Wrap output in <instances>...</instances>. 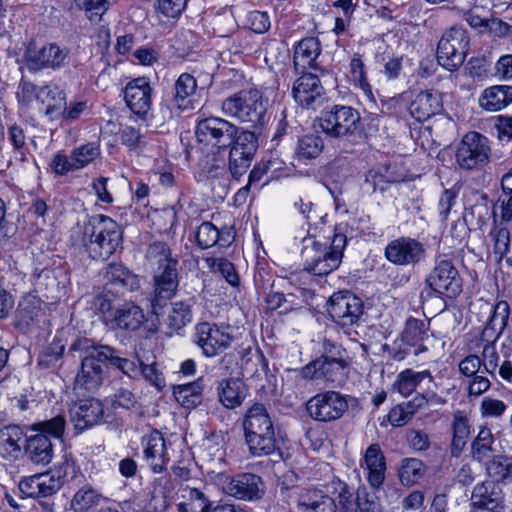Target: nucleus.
<instances>
[{"mask_svg":"<svg viewBox=\"0 0 512 512\" xmlns=\"http://www.w3.org/2000/svg\"><path fill=\"white\" fill-rule=\"evenodd\" d=\"M242 129L220 117H208L200 120L196 126V137L205 146L226 153L238 139Z\"/></svg>","mask_w":512,"mask_h":512,"instance_id":"8","label":"nucleus"},{"mask_svg":"<svg viewBox=\"0 0 512 512\" xmlns=\"http://www.w3.org/2000/svg\"><path fill=\"white\" fill-rule=\"evenodd\" d=\"M145 320L143 309L135 302L129 301L115 308L112 317L107 319V324L120 330L134 332L143 325Z\"/></svg>","mask_w":512,"mask_h":512,"instance_id":"28","label":"nucleus"},{"mask_svg":"<svg viewBox=\"0 0 512 512\" xmlns=\"http://www.w3.org/2000/svg\"><path fill=\"white\" fill-rule=\"evenodd\" d=\"M350 73L354 83L361 88L366 95H372L371 86L367 80L364 64L358 55H355L350 62Z\"/></svg>","mask_w":512,"mask_h":512,"instance_id":"63","label":"nucleus"},{"mask_svg":"<svg viewBox=\"0 0 512 512\" xmlns=\"http://www.w3.org/2000/svg\"><path fill=\"white\" fill-rule=\"evenodd\" d=\"M195 239L201 249H208L217 243H220L221 246H226L231 241V235L229 232L220 231L211 222H203L197 228Z\"/></svg>","mask_w":512,"mask_h":512,"instance_id":"45","label":"nucleus"},{"mask_svg":"<svg viewBox=\"0 0 512 512\" xmlns=\"http://www.w3.org/2000/svg\"><path fill=\"white\" fill-rule=\"evenodd\" d=\"M222 490L237 499H258L264 493L262 479L252 473L238 474L235 477H225L222 481Z\"/></svg>","mask_w":512,"mask_h":512,"instance_id":"21","label":"nucleus"},{"mask_svg":"<svg viewBox=\"0 0 512 512\" xmlns=\"http://www.w3.org/2000/svg\"><path fill=\"white\" fill-rule=\"evenodd\" d=\"M489 139L476 131L466 133L457 145L455 159L458 166L467 171L484 168L490 160Z\"/></svg>","mask_w":512,"mask_h":512,"instance_id":"9","label":"nucleus"},{"mask_svg":"<svg viewBox=\"0 0 512 512\" xmlns=\"http://www.w3.org/2000/svg\"><path fill=\"white\" fill-rule=\"evenodd\" d=\"M143 453L146 462L154 473H161L169 462L166 442L161 432L154 430L143 437Z\"/></svg>","mask_w":512,"mask_h":512,"instance_id":"26","label":"nucleus"},{"mask_svg":"<svg viewBox=\"0 0 512 512\" xmlns=\"http://www.w3.org/2000/svg\"><path fill=\"white\" fill-rule=\"evenodd\" d=\"M66 426V420L63 415H57L49 420L39 421L32 424L31 429L37 433H43L49 438L59 439L62 437Z\"/></svg>","mask_w":512,"mask_h":512,"instance_id":"56","label":"nucleus"},{"mask_svg":"<svg viewBox=\"0 0 512 512\" xmlns=\"http://www.w3.org/2000/svg\"><path fill=\"white\" fill-rule=\"evenodd\" d=\"M424 380H427L429 383L433 381L429 370L414 371L412 369H405L397 375L392 384V390L398 392L403 397H407L411 395Z\"/></svg>","mask_w":512,"mask_h":512,"instance_id":"42","label":"nucleus"},{"mask_svg":"<svg viewBox=\"0 0 512 512\" xmlns=\"http://www.w3.org/2000/svg\"><path fill=\"white\" fill-rule=\"evenodd\" d=\"M494 436L488 427H481L475 439L471 443V456L478 462L489 460L495 449L493 447Z\"/></svg>","mask_w":512,"mask_h":512,"instance_id":"49","label":"nucleus"},{"mask_svg":"<svg viewBox=\"0 0 512 512\" xmlns=\"http://www.w3.org/2000/svg\"><path fill=\"white\" fill-rule=\"evenodd\" d=\"M145 266L149 271L170 266H178V259L173 257L166 242L155 241L149 244L145 251Z\"/></svg>","mask_w":512,"mask_h":512,"instance_id":"36","label":"nucleus"},{"mask_svg":"<svg viewBox=\"0 0 512 512\" xmlns=\"http://www.w3.org/2000/svg\"><path fill=\"white\" fill-rule=\"evenodd\" d=\"M224 115L250 128H261L266 122V102L258 89H245L227 97L222 101Z\"/></svg>","mask_w":512,"mask_h":512,"instance_id":"5","label":"nucleus"},{"mask_svg":"<svg viewBox=\"0 0 512 512\" xmlns=\"http://www.w3.org/2000/svg\"><path fill=\"white\" fill-rule=\"evenodd\" d=\"M26 454L35 464L46 465L53 458V445L50 438L43 434L37 433L30 436L26 440Z\"/></svg>","mask_w":512,"mask_h":512,"instance_id":"38","label":"nucleus"},{"mask_svg":"<svg viewBox=\"0 0 512 512\" xmlns=\"http://www.w3.org/2000/svg\"><path fill=\"white\" fill-rule=\"evenodd\" d=\"M105 500L104 496L91 486H83L72 498L71 508L74 512H89Z\"/></svg>","mask_w":512,"mask_h":512,"instance_id":"50","label":"nucleus"},{"mask_svg":"<svg viewBox=\"0 0 512 512\" xmlns=\"http://www.w3.org/2000/svg\"><path fill=\"white\" fill-rule=\"evenodd\" d=\"M45 313L42 301L33 294H26L18 304L16 319L17 325L27 328L33 324L40 323Z\"/></svg>","mask_w":512,"mask_h":512,"instance_id":"32","label":"nucleus"},{"mask_svg":"<svg viewBox=\"0 0 512 512\" xmlns=\"http://www.w3.org/2000/svg\"><path fill=\"white\" fill-rule=\"evenodd\" d=\"M403 340L410 345H418L428 338V333L424 321L409 318L402 334Z\"/></svg>","mask_w":512,"mask_h":512,"instance_id":"58","label":"nucleus"},{"mask_svg":"<svg viewBox=\"0 0 512 512\" xmlns=\"http://www.w3.org/2000/svg\"><path fill=\"white\" fill-rule=\"evenodd\" d=\"M228 326H218L210 322L198 323L195 327V341L207 357L223 352L231 343Z\"/></svg>","mask_w":512,"mask_h":512,"instance_id":"18","label":"nucleus"},{"mask_svg":"<svg viewBox=\"0 0 512 512\" xmlns=\"http://www.w3.org/2000/svg\"><path fill=\"white\" fill-rule=\"evenodd\" d=\"M469 38L465 29L453 27L440 39L437 47V59L440 65L453 71L460 67L466 57Z\"/></svg>","mask_w":512,"mask_h":512,"instance_id":"11","label":"nucleus"},{"mask_svg":"<svg viewBox=\"0 0 512 512\" xmlns=\"http://www.w3.org/2000/svg\"><path fill=\"white\" fill-rule=\"evenodd\" d=\"M206 262L214 272L220 273L231 286L237 287L239 285V275L229 260L225 258H207Z\"/></svg>","mask_w":512,"mask_h":512,"instance_id":"57","label":"nucleus"},{"mask_svg":"<svg viewBox=\"0 0 512 512\" xmlns=\"http://www.w3.org/2000/svg\"><path fill=\"white\" fill-rule=\"evenodd\" d=\"M23 430L17 425L4 427L0 431V456L7 460H15L21 453Z\"/></svg>","mask_w":512,"mask_h":512,"instance_id":"41","label":"nucleus"},{"mask_svg":"<svg viewBox=\"0 0 512 512\" xmlns=\"http://www.w3.org/2000/svg\"><path fill=\"white\" fill-rule=\"evenodd\" d=\"M88 113L89 106L86 101H72L69 104L65 103V106L61 108L59 119L61 118L67 123H72Z\"/></svg>","mask_w":512,"mask_h":512,"instance_id":"64","label":"nucleus"},{"mask_svg":"<svg viewBox=\"0 0 512 512\" xmlns=\"http://www.w3.org/2000/svg\"><path fill=\"white\" fill-rule=\"evenodd\" d=\"M25 61L30 71L42 69H58L64 65L68 57V50L56 44H48L41 48L29 46L25 52Z\"/></svg>","mask_w":512,"mask_h":512,"instance_id":"20","label":"nucleus"},{"mask_svg":"<svg viewBox=\"0 0 512 512\" xmlns=\"http://www.w3.org/2000/svg\"><path fill=\"white\" fill-rule=\"evenodd\" d=\"M361 466L367 471V481L373 489H379L385 480V456L377 443L371 444L365 451Z\"/></svg>","mask_w":512,"mask_h":512,"instance_id":"29","label":"nucleus"},{"mask_svg":"<svg viewBox=\"0 0 512 512\" xmlns=\"http://www.w3.org/2000/svg\"><path fill=\"white\" fill-rule=\"evenodd\" d=\"M322 45L316 37H306L294 46L293 63L297 72L317 69V59L321 55Z\"/></svg>","mask_w":512,"mask_h":512,"instance_id":"31","label":"nucleus"},{"mask_svg":"<svg viewBox=\"0 0 512 512\" xmlns=\"http://www.w3.org/2000/svg\"><path fill=\"white\" fill-rule=\"evenodd\" d=\"M178 266L167 265L152 273L151 308L156 315L176 293L179 286Z\"/></svg>","mask_w":512,"mask_h":512,"instance_id":"16","label":"nucleus"},{"mask_svg":"<svg viewBox=\"0 0 512 512\" xmlns=\"http://www.w3.org/2000/svg\"><path fill=\"white\" fill-rule=\"evenodd\" d=\"M106 288L112 291L133 292L140 288L139 276L120 263H111L105 268Z\"/></svg>","mask_w":512,"mask_h":512,"instance_id":"30","label":"nucleus"},{"mask_svg":"<svg viewBox=\"0 0 512 512\" xmlns=\"http://www.w3.org/2000/svg\"><path fill=\"white\" fill-rule=\"evenodd\" d=\"M300 512H336L334 499L319 490H307L298 501Z\"/></svg>","mask_w":512,"mask_h":512,"instance_id":"39","label":"nucleus"},{"mask_svg":"<svg viewBox=\"0 0 512 512\" xmlns=\"http://www.w3.org/2000/svg\"><path fill=\"white\" fill-rule=\"evenodd\" d=\"M425 472L426 467L420 459L405 458L398 469V477L404 486H413L420 482Z\"/></svg>","mask_w":512,"mask_h":512,"instance_id":"52","label":"nucleus"},{"mask_svg":"<svg viewBox=\"0 0 512 512\" xmlns=\"http://www.w3.org/2000/svg\"><path fill=\"white\" fill-rule=\"evenodd\" d=\"M70 421L79 432L101 423L104 416L102 403L95 398L81 399L70 409Z\"/></svg>","mask_w":512,"mask_h":512,"instance_id":"23","label":"nucleus"},{"mask_svg":"<svg viewBox=\"0 0 512 512\" xmlns=\"http://www.w3.org/2000/svg\"><path fill=\"white\" fill-rule=\"evenodd\" d=\"M115 298L116 294L110 288L104 287L103 292L93 300L94 310L104 316L106 323L107 319L111 318L115 311Z\"/></svg>","mask_w":512,"mask_h":512,"instance_id":"60","label":"nucleus"},{"mask_svg":"<svg viewBox=\"0 0 512 512\" xmlns=\"http://www.w3.org/2000/svg\"><path fill=\"white\" fill-rule=\"evenodd\" d=\"M197 89L195 77L189 73H182L175 82L173 101L179 107H186V101L194 95Z\"/></svg>","mask_w":512,"mask_h":512,"instance_id":"54","label":"nucleus"},{"mask_svg":"<svg viewBox=\"0 0 512 512\" xmlns=\"http://www.w3.org/2000/svg\"><path fill=\"white\" fill-rule=\"evenodd\" d=\"M182 500L177 504L178 512H209L212 501L202 491L188 486L180 490Z\"/></svg>","mask_w":512,"mask_h":512,"instance_id":"40","label":"nucleus"},{"mask_svg":"<svg viewBox=\"0 0 512 512\" xmlns=\"http://www.w3.org/2000/svg\"><path fill=\"white\" fill-rule=\"evenodd\" d=\"M38 102L46 116L51 120L59 119L61 108L65 106V93L55 85L42 86L38 92Z\"/></svg>","mask_w":512,"mask_h":512,"instance_id":"35","label":"nucleus"},{"mask_svg":"<svg viewBox=\"0 0 512 512\" xmlns=\"http://www.w3.org/2000/svg\"><path fill=\"white\" fill-rule=\"evenodd\" d=\"M363 310L362 300L347 291L334 293L328 306L329 315L342 327L356 324L362 317Z\"/></svg>","mask_w":512,"mask_h":512,"instance_id":"17","label":"nucleus"},{"mask_svg":"<svg viewBox=\"0 0 512 512\" xmlns=\"http://www.w3.org/2000/svg\"><path fill=\"white\" fill-rule=\"evenodd\" d=\"M319 122L322 131L330 137L347 139L360 134V115L350 106L335 105L324 110Z\"/></svg>","mask_w":512,"mask_h":512,"instance_id":"10","label":"nucleus"},{"mask_svg":"<svg viewBox=\"0 0 512 512\" xmlns=\"http://www.w3.org/2000/svg\"><path fill=\"white\" fill-rule=\"evenodd\" d=\"M356 403L353 396L327 390L311 397L306 403V411L315 421L331 422L340 419Z\"/></svg>","mask_w":512,"mask_h":512,"instance_id":"7","label":"nucleus"},{"mask_svg":"<svg viewBox=\"0 0 512 512\" xmlns=\"http://www.w3.org/2000/svg\"><path fill=\"white\" fill-rule=\"evenodd\" d=\"M204 387V379L199 377L194 382L175 386L173 394L181 406L186 409H192L201 404Z\"/></svg>","mask_w":512,"mask_h":512,"instance_id":"44","label":"nucleus"},{"mask_svg":"<svg viewBox=\"0 0 512 512\" xmlns=\"http://www.w3.org/2000/svg\"><path fill=\"white\" fill-rule=\"evenodd\" d=\"M229 148V172L233 178L238 179L246 173L257 151L255 132L241 130L238 139Z\"/></svg>","mask_w":512,"mask_h":512,"instance_id":"13","label":"nucleus"},{"mask_svg":"<svg viewBox=\"0 0 512 512\" xmlns=\"http://www.w3.org/2000/svg\"><path fill=\"white\" fill-rule=\"evenodd\" d=\"M485 469L488 476L494 483H505L512 479V458L497 455L485 462Z\"/></svg>","mask_w":512,"mask_h":512,"instance_id":"51","label":"nucleus"},{"mask_svg":"<svg viewBox=\"0 0 512 512\" xmlns=\"http://www.w3.org/2000/svg\"><path fill=\"white\" fill-rule=\"evenodd\" d=\"M223 152L207 154L203 160V170L209 178H219L226 174V158Z\"/></svg>","mask_w":512,"mask_h":512,"instance_id":"59","label":"nucleus"},{"mask_svg":"<svg viewBox=\"0 0 512 512\" xmlns=\"http://www.w3.org/2000/svg\"><path fill=\"white\" fill-rule=\"evenodd\" d=\"M191 321L192 312L190 303L186 301H176L172 303L165 320L167 326L172 331H179Z\"/></svg>","mask_w":512,"mask_h":512,"instance_id":"53","label":"nucleus"},{"mask_svg":"<svg viewBox=\"0 0 512 512\" xmlns=\"http://www.w3.org/2000/svg\"><path fill=\"white\" fill-rule=\"evenodd\" d=\"M473 512H503L504 497L501 488L493 481L478 483L472 491Z\"/></svg>","mask_w":512,"mask_h":512,"instance_id":"22","label":"nucleus"},{"mask_svg":"<svg viewBox=\"0 0 512 512\" xmlns=\"http://www.w3.org/2000/svg\"><path fill=\"white\" fill-rule=\"evenodd\" d=\"M245 443L251 455H270L277 449L273 421L265 405L255 403L246 411L242 419Z\"/></svg>","mask_w":512,"mask_h":512,"instance_id":"4","label":"nucleus"},{"mask_svg":"<svg viewBox=\"0 0 512 512\" xmlns=\"http://www.w3.org/2000/svg\"><path fill=\"white\" fill-rule=\"evenodd\" d=\"M71 349L85 353L75 383L77 387L86 391H94L102 384L106 363H110L130 377L139 370L135 362L120 357L117 351L108 345H93L90 340L81 339L74 343Z\"/></svg>","mask_w":512,"mask_h":512,"instance_id":"1","label":"nucleus"},{"mask_svg":"<svg viewBox=\"0 0 512 512\" xmlns=\"http://www.w3.org/2000/svg\"><path fill=\"white\" fill-rule=\"evenodd\" d=\"M323 148L324 142L320 136L314 134L304 135L297 142L294 158L298 162L307 163L319 157Z\"/></svg>","mask_w":512,"mask_h":512,"instance_id":"47","label":"nucleus"},{"mask_svg":"<svg viewBox=\"0 0 512 512\" xmlns=\"http://www.w3.org/2000/svg\"><path fill=\"white\" fill-rule=\"evenodd\" d=\"M386 259L398 266H416L426 258L424 245L415 238L399 237L385 247Z\"/></svg>","mask_w":512,"mask_h":512,"instance_id":"15","label":"nucleus"},{"mask_svg":"<svg viewBox=\"0 0 512 512\" xmlns=\"http://www.w3.org/2000/svg\"><path fill=\"white\" fill-rule=\"evenodd\" d=\"M511 103V85H494L488 87L479 96L480 107L489 112L500 111Z\"/></svg>","mask_w":512,"mask_h":512,"instance_id":"33","label":"nucleus"},{"mask_svg":"<svg viewBox=\"0 0 512 512\" xmlns=\"http://www.w3.org/2000/svg\"><path fill=\"white\" fill-rule=\"evenodd\" d=\"M494 204L486 194H475L474 203L466 208L464 219L467 223L481 229L486 226L491 218H494Z\"/></svg>","mask_w":512,"mask_h":512,"instance_id":"34","label":"nucleus"},{"mask_svg":"<svg viewBox=\"0 0 512 512\" xmlns=\"http://www.w3.org/2000/svg\"><path fill=\"white\" fill-rule=\"evenodd\" d=\"M124 98L131 111L145 116L152 105V87L145 77L130 81L124 90Z\"/></svg>","mask_w":512,"mask_h":512,"instance_id":"25","label":"nucleus"},{"mask_svg":"<svg viewBox=\"0 0 512 512\" xmlns=\"http://www.w3.org/2000/svg\"><path fill=\"white\" fill-rule=\"evenodd\" d=\"M65 343L62 338L56 335L51 343L43 349L38 357V365L42 368H50L63 355Z\"/></svg>","mask_w":512,"mask_h":512,"instance_id":"55","label":"nucleus"},{"mask_svg":"<svg viewBox=\"0 0 512 512\" xmlns=\"http://www.w3.org/2000/svg\"><path fill=\"white\" fill-rule=\"evenodd\" d=\"M238 364L244 378H253L267 369V362L261 351L251 347L244 350Z\"/></svg>","mask_w":512,"mask_h":512,"instance_id":"48","label":"nucleus"},{"mask_svg":"<svg viewBox=\"0 0 512 512\" xmlns=\"http://www.w3.org/2000/svg\"><path fill=\"white\" fill-rule=\"evenodd\" d=\"M294 240L302 245L301 257L304 269L314 275L324 276L336 270L341 264L343 251L347 244V237L335 228L331 244H321L309 230L301 228Z\"/></svg>","mask_w":512,"mask_h":512,"instance_id":"2","label":"nucleus"},{"mask_svg":"<svg viewBox=\"0 0 512 512\" xmlns=\"http://www.w3.org/2000/svg\"><path fill=\"white\" fill-rule=\"evenodd\" d=\"M470 420L464 411H456L451 422L452 440L450 453L453 457H459L464 450L470 436Z\"/></svg>","mask_w":512,"mask_h":512,"instance_id":"37","label":"nucleus"},{"mask_svg":"<svg viewBox=\"0 0 512 512\" xmlns=\"http://www.w3.org/2000/svg\"><path fill=\"white\" fill-rule=\"evenodd\" d=\"M292 94L295 101L302 107L316 109L322 102L323 87L316 75L303 73L295 81Z\"/></svg>","mask_w":512,"mask_h":512,"instance_id":"24","label":"nucleus"},{"mask_svg":"<svg viewBox=\"0 0 512 512\" xmlns=\"http://www.w3.org/2000/svg\"><path fill=\"white\" fill-rule=\"evenodd\" d=\"M100 146L96 142H89L75 147L70 155L63 152L55 154L51 160L52 171L59 176H66L74 171L87 167L100 156Z\"/></svg>","mask_w":512,"mask_h":512,"instance_id":"12","label":"nucleus"},{"mask_svg":"<svg viewBox=\"0 0 512 512\" xmlns=\"http://www.w3.org/2000/svg\"><path fill=\"white\" fill-rule=\"evenodd\" d=\"M426 404V397L423 394H417L412 400L393 407L388 413V420L392 426L402 427L412 419L418 409Z\"/></svg>","mask_w":512,"mask_h":512,"instance_id":"43","label":"nucleus"},{"mask_svg":"<svg viewBox=\"0 0 512 512\" xmlns=\"http://www.w3.org/2000/svg\"><path fill=\"white\" fill-rule=\"evenodd\" d=\"M356 504L360 512H381V503L375 493L366 487L357 490Z\"/></svg>","mask_w":512,"mask_h":512,"instance_id":"62","label":"nucleus"},{"mask_svg":"<svg viewBox=\"0 0 512 512\" xmlns=\"http://www.w3.org/2000/svg\"><path fill=\"white\" fill-rule=\"evenodd\" d=\"M306 379H324L335 385H342L348 374V363L344 358H317L302 368Z\"/></svg>","mask_w":512,"mask_h":512,"instance_id":"19","label":"nucleus"},{"mask_svg":"<svg viewBox=\"0 0 512 512\" xmlns=\"http://www.w3.org/2000/svg\"><path fill=\"white\" fill-rule=\"evenodd\" d=\"M217 390L219 401L228 409L240 406L245 397L244 385L238 379L222 380Z\"/></svg>","mask_w":512,"mask_h":512,"instance_id":"46","label":"nucleus"},{"mask_svg":"<svg viewBox=\"0 0 512 512\" xmlns=\"http://www.w3.org/2000/svg\"><path fill=\"white\" fill-rule=\"evenodd\" d=\"M74 245L82 246L92 259L107 260L120 246L122 231L118 223L105 215H93L74 231Z\"/></svg>","mask_w":512,"mask_h":512,"instance_id":"3","label":"nucleus"},{"mask_svg":"<svg viewBox=\"0 0 512 512\" xmlns=\"http://www.w3.org/2000/svg\"><path fill=\"white\" fill-rule=\"evenodd\" d=\"M442 109V93L434 89L419 92L409 105V113L417 121H425Z\"/></svg>","mask_w":512,"mask_h":512,"instance_id":"27","label":"nucleus"},{"mask_svg":"<svg viewBox=\"0 0 512 512\" xmlns=\"http://www.w3.org/2000/svg\"><path fill=\"white\" fill-rule=\"evenodd\" d=\"M427 285L438 295L454 297L461 292V281L457 269L449 259L439 256L426 278Z\"/></svg>","mask_w":512,"mask_h":512,"instance_id":"14","label":"nucleus"},{"mask_svg":"<svg viewBox=\"0 0 512 512\" xmlns=\"http://www.w3.org/2000/svg\"><path fill=\"white\" fill-rule=\"evenodd\" d=\"M484 306L491 315L481 334V339L487 343L483 347L480 359L483 372L495 378L497 367L499 366V354L496 350L495 342L507 325L510 307L506 301H499L495 305L485 303Z\"/></svg>","mask_w":512,"mask_h":512,"instance_id":"6","label":"nucleus"},{"mask_svg":"<svg viewBox=\"0 0 512 512\" xmlns=\"http://www.w3.org/2000/svg\"><path fill=\"white\" fill-rule=\"evenodd\" d=\"M493 243V252L498 261L502 260L507 252L512 253L510 248V233L506 228H494L489 234Z\"/></svg>","mask_w":512,"mask_h":512,"instance_id":"61","label":"nucleus"}]
</instances>
